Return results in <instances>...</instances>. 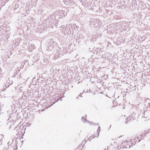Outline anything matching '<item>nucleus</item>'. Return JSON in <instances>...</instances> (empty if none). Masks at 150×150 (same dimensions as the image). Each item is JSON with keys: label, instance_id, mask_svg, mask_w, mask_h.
<instances>
[{"label": "nucleus", "instance_id": "1", "mask_svg": "<svg viewBox=\"0 0 150 150\" xmlns=\"http://www.w3.org/2000/svg\"><path fill=\"white\" fill-rule=\"evenodd\" d=\"M130 114L128 117H127L126 123L127 124L128 122L132 121L137 118L138 117V115H137L133 110V109H131L130 111Z\"/></svg>", "mask_w": 150, "mask_h": 150}, {"label": "nucleus", "instance_id": "2", "mask_svg": "<svg viewBox=\"0 0 150 150\" xmlns=\"http://www.w3.org/2000/svg\"><path fill=\"white\" fill-rule=\"evenodd\" d=\"M67 4H69V6H72L73 5L74 3V1L72 0H69L68 1H67Z\"/></svg>", "mask_w": 150, "mask_h": 150}, {"label": "nucleus", "instance_id": "3", "mask_svg": "<svg viewBox=\"0 0 150 150\" xmlns=\"http://www.w3.org/2000/svg\"><path fill=\"white\" fill-rule=\"evenodd\" d=\"M35 47H34L33 45L32 46V45H30L28 47V50L30 51H31L33 50H34L35 49Z\"/></svg>", "mask_w": 150, "mask_h": 150}, {"label": "nucleus", "instance_id": "4", "mask_svg": "<svg viewBox=\"0 0 150 150\" xmlns=\"http://www.w3.org/2000/svg\"><path fill=\"white\" fill-rule=\"evenodd\" d=\"M14 122H13V123L12 125H10L9 127V128H12V129H13V130H15L16 129V126H14Z\"/></svg>", "mask_w": 150, "mask_h": 150}, {"label": "nucleus", "instance_id": "5", "mask_svg": "<svg viewBox=\"0 0 150 150\" xmlns=\"http://www.w3.org/2000/svg\"><path fill=\"white\" fill-rule=\"evenodd\" d=\"M144 136L146 135V134H147V133H149V130H146V131H144Z\"/></svg>", "mask_w": 150, "mask_h": 150}, {"label": "nucleus", "instance_id": "6", "mask_svg": "<svg viewBox=\"0 0 150 150\" xmlns=\"http://www.w3.org/2000/svg\"><path fill=\"white\" fill-rule=\"evenodd\" d=\"M57 50H58V51H59L60 52L62 53V52H63V50H64V49H62H62L61 48L59 47L58 49H57Z\"/></svg>", "mask_w": 150, "mask_h": 150}, {"label": "nucleus", "instance_id": "7", "mask_svg": "<svg viewBox=\"0 0 150 150\" xmlns=\"http://www.w3.org/2000/svg\"><path fill=\"white\" fill-rule=\"evenodd\" d=\"M100 126H99V127H98V130H97V132H98V131L99 130V132H98V135L97 136V137H98V136H99V132H100Z\"/></svg>", "mask_w": 150, "mask_h": 150}, {"label": "nucleus", "instance_id": "8", "mask_svg": "<svg viewBox=\"0 0 150 150\" xmlns=\"http://www.w3.org/2000/svg\"><path fill=\"white\" fill-rule=\"evenodd\" d=\"M96 52H98L99 51H100L99 49V48H96Z\"/></svg>", "mask_w": 150, "mask_h": 150}, {"label": "nucleus", "instance_id": "9", "mask_svg": "<svg viewBox=\"0 0 150 150\" xmlns=\"http://www.w3.org/2000/svg\"><path fill=\"white\" fill-rule=\"evenodd\" d=\"M9 83L8 84L7 83L6 84H5V86L6 87H8L9 86Z\"/></svg>", "mask_w": 150, "mask_h": 150}, {"label": "nucleus", "instance_id": "10", "mask_svg": "<svg viewBox=\"0 0 150 150\" xmlns=\"http://www.w3.org/2000/svg\"><path fill=\"white\" fill-rule=\"evenodd\" d=\"M80 96L81 97H82V96L81 93L80 94V95L78 96V97Z\"/></svg>", "mask_w": 150, "mask_h": 150}, {"label": "nucleus", "instance_id": "11", "mask_svg": "<svg viewBox=\"0 0 150 150\" xmlns=\"http://www.w3.org/2000/svg\"><path fill=\"white\" fill-rule=\"evenodd\" d=\"M10 123H11V122H8V125H10Z\"/></svg>", "mask_w": 150, "mask_h": 150}, {"label": "nucleus", "instance_id": "12", "mask_svg": "<svg viewBox=\"0 0 150 150\" xmlns=\"http://www.w3.org/2000/svg\"><path fill=\"white\" fill-rule=\"evenodd\" d=\"M4 96L5 97H6L7 96H5V94H4Z\"/></svg>", "mask_w": 150, "mask_h": 150}, {"label": "nucleus", "instance_id": "13", "mask_svg": "<svg viewBox=\"0 0 150 150\" xmlns=\"http://www.w3.org/2000/svg\"><path fill=\"white\" fill-rule=\"evenodd\" d=\"M1 140H0V142H1ZM1 144V143H0V145Z\"/></svg>", "mask_w": 150, "mask_h": 150}, {"label": "nucleus", "instance_id": "14", "mask_svg": "<svg viewBox=\"0 0 150 150\" xmlns=\"http://www.w3.org/2000/svg\"><path fill=\"white\" fill-rule=\"evenodd\" d=\"M87 121L88 122H89V123H92L91 122H89V121H88V120H87Z\"/></svg>", "mask_w": 150, "mask_h": 150}, {"label": "nucleus", "instance_id": "15", "mask_svg": "<svg viewBox=\"0 0 150 150\" xmlns=\"http://www.w3.org/2000/svg\"><path fill=\"white\" fill-rule=\"evenodd\" d=\"M83 117H82L81 119H82H82H83Z\"/></svg>", "mask_w": 150, "mask_h": 150}, {"label": "nucleus", "instance_id": "16", "mask_svg": "<svg viewBox=\"0 0 150 150\" xmlns=\"http://www.w3.org/2000/svg\"><path fill=\"white\" fill-rule=\"evenodd\" d=\"M148 100L149 101V102L150 101V100H149V99H148Z\"/></svg>", "mask_w": 150, "mask_h": 150}, {"label": "nucleus", "instance_id": "17", "mask_svg": "<svg viewBox=\"0 0 150 150\" xmlns=\"http://www.w3.org/2000/svg\"><path fill=\"white\" fill-rule=\"evenodd\" d=\"M84 120H86V119L85 118H84Z\"/></svg>", "mask_w": 150, "mask_h": 150}, {"label": "nucleus", "instance_id": "18", "mask_svg": "<svg viewBox=\"0 0 150 150\" xmlns=\"http://www.w3.org/2000/svg\"><path fill=\"white\" fill-rule=\"evenodd\" d=\"M147 101V100H146V101Z\"/></svg>", "mask_w": 150, "mask_h": 150}, {"label": "nucleus", "instance_id": "19", "mask_svg": "<svg viewBox=\"0 0 150 150\" xmlns=\"http://www.w3.org/2000/svg\"><path fill=\"white\" fill-rule=\"evenodd\" d=\"M149 104H150V103H149Z\"/></svg>", "mask_w": 150, "mask_h": 150}, {"label": "nucleus", "instance_id": "20", "mask_svg": "<svg viewBox=\"0 0 150 150\" xmlns=\"http://www.w3.org/2000/svg\"><path fill=\"white\" fill-rule=\"evenodd\" d=\"M14 122H15V121H14Z\"/></svg>", "mask_w": 150, "mask_h": 150}]
</instances>
